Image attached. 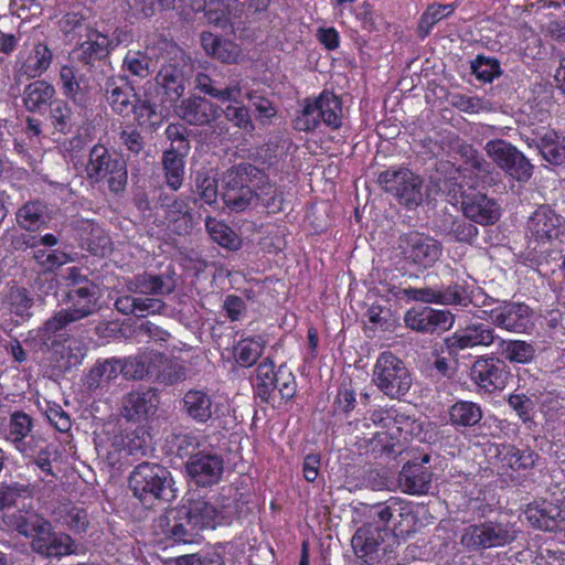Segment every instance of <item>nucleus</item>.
I'll return each instance as SVG.
<instances>
[{"label":"nucleus","instance_id":"bf43d9fd","mask_svg":"<svg viewBox=\"0 0 565 565\" xmlns=\"http://www.w3.org/2000/svg\"><path fill=\"white\" fill-rule=\"evenodd\" d=\"M128 9L134 15H141L145 18L154 14L156 10H172L174 9L175 0H125Z\"/></svg>","mask_w":565,"mask_h":565},{"label":"nucleus","instance_id":"1a4fd4ad","mask_svg":"<svg viewBox=\"0 0 565 565\" xmlns=\"http://www.w3.org/2000/svg\"><path fill=\"white\" fill-rule=\"evenodd\" d=\"M379 183L386 193L395 196L408 209L424 201L423 179L407 168L387 169L380 173Z\"/></svg>","mask_w":565,"mask_h":565},{"label":"nucleus","instance_id":"5701e85b","mask_svg":"<svg viewBox=\"0 0 565 565\" xmlns=\"http://www.w3.org/2000/svg\"><path fill=\"white\" fill-rule=\"evenodd\" d=\"M105 98L113 111L120 116H127L134 106V87L129 84L127 76L109 77L105 82Z\"/></svg>","mask_w":565,"mask_h":565},{"label":"nucleus","instance_id":"dca6fc26","mask_svg":"<svg viewBox=\"0 0 565 565\" xmlns=\"http://www.w3.org/2000/svg\"><path fill=\"white\" fill-rule=\"evenodd\" d=\"M500 461V473L520 483L537 463L540 456L531 448H518L514 445H502L497 454Z\"/></svg>","mask_w":565,"mask_h":565},{"label":"nucleus","instance_id":"20e7f679","mask_svg":"<svg viewBox=\"0 0 565 565\" xmlns=\"http://www.w3.org/2000/svg\"><path fill=\"white\" fill-rule=\"evenodd\" d=\"M264 178L260 169L247 162L231 168L222 181L221 198L224 204L234 212L255 207V184Z\"/></svg>","mask_w":565,"mask_h":565},{"label":"nucleus","instance_id":"7c9ffc66","mask_svg":"<svg viewBox=\"0 0 565 565\" xmlns=\"http://www.w3.org/2000/svg\"><path fill=\"white\" fill-rule=\"evenodd\" d=\"M561 225L562 217L547 205L539 206L527 222L531 234L541 241L557 238Z\"/></svg>","mask_w":565,"mask_h":565},{"label":"nucleus","instance_id":"a18cd8bd","mask_svg":"<svg viewBox=\"0 0 565 565\" xmlns=\"http://www.w3.org/2000/svg\"><path fill=\"white\" fill-rule=\"evenodd\" d=\"M120 373V360L111 358L98 361L89 371L86 377L88 390H96L111 380L116 379Z\"/></svg>","mask_w":565,"mask_h":565},{"label":"nucleus","instance_id":"79ce46f5","mask_svg":"<svg viewBox=\"0 0 565 565\" xmlns=\"http://www.w3.org/2000/svg\"><path fill=\"white\" fill-rule=\"evenodd\" d=\"M49 118L54 130L62 135L71 134L78 122L72 106L64 99H54L50 104Z\"/></svg>","mask_w":565,"mask_h":565},{"label":"nucleus","instance_id":"a19ab883","mask_svg":"<svg viewBox=\"0 0 565 565\" xmlns=\"http://www.w3.org/2000/svg\"><path fill=\"white\" fill-rule=\"evenodd\" d=\"M483 413L479 404L469 401L456 402L449 408V420L457 429L473 427L482 418Z\"/></svg>","mask_w":565,"mask_h":565},{"label":"nucleus","instance_id":"f257e3e1","mask_svg":"<svg viewBox=\"0 0 565 565\" xmlns=\"http://www.w3.org/2000/svg\"><path fill=\"white\" fill-rule=\"evenodd\" d=\"M396 510V504L391 505L387 502L361 503L355 509L358 514L366 519L351 540L359 558L364 559L365 563H373L379 559L380 552L386 554L392 550L397 542V534L395 533L396 527H388V523Z\"/></svg>","mask_w":565,"mask_h":565},{"label":"nucleus","instance_id":"9d476101","mask_svg":"<svg viewBox=\"0 0 565 565\" xmlns=\"http://www.w3.org/2000/svg\"><path fill=\"white\" fill-rule=\"evenodd\" d=\"M188 65L183 60L163 64L154 77L151 90L160 98L161 107H174L183 97L189 79Z\"/></svg>","mask_w":565,"mask_h":565},{"label":"nucleus","instance_id":"e433bc0d","mask_svg":"<svg viewBox=\"0 0 565 565\" xmlns=\"http://www.w3.org/2000/svg\"><path fill=\"white\" fill-rule=\"evenodd\" d=\"M81 246L95 256H105L111 250L109 236L96 223L83 221L79 227Z\"/></svg>","mask_w":565,"mask_h":565},{"label":"nucleus","instance_id":"473e14b6","mask_svg":"<svg viewBox=\"0 0 565 565\" xmlns=\"http://www.w3.org/2000/svg\"><path fill=\"white\" fill-rule=\"evenodd\" d=\"M58 82L63 95L75 104L85 102L90 92L88 79L85 75L79 74L75 67L63 65L60 68Z\"/></svg>","mask_w":565,"mask_h":565},{"label":"nucleus","instance_id":"3c124183","mask_svg":"<svg viewBox=\"0 0 565 565\" xmlns=\"http://www.w3.org/2000/svg\"><path fill=\"white\" fill-rule=\"evenodd\" d=\"M454 11V8L451 4H439V3H433L428 6L426 11L422 14L418 26H417V33L418 36L422 39H425L429 33L431 28L443 20L444 18L451 14Z\"/></svg>","mask_w":565,"mask_h":565},{"label":"nucleus","instance_id":"393cba45","mask_svg":"<svg viewBox=\"0 0 565 565\" xmlns=\"http://www.w3.org/2000/svg\"><path fill=\"white\" fill-rule=\"evenodd\" d=\"M75 322L67 311L61 309L43 323L38 337L43 345L54 349L70 339L71 326Z\"/></svg>","mask_w":565,"mask_h":565},{"label":"nucleus","instance_id":"cd10ccee","mask_svg":"<svg viewBox=\"0 0 565 565\" xmlns=\"http://www.w3.org/2000/svg\"><path fill=\"white\" fill-rule=\"evenodd\" d=\"M66 299L71 303L65 311L76 322L85 319L97 311V296L95 285H84L70 288L66 292Z\"/></svg>","mask_w":565,"mask_h":565},{"label":"nucleus","instance_id":"6e6552de","mask_svg":"<svg viewBox=\"0 0 565 565\" xmlns=\"http://www.w3.org/2000/svg\"><path fill=\"white\" fill-rule=\"evenodd\" d=\"M402 258L418 270L431 268L441 257V242L427 234L412 231L398 238Z\"/></svg>","mask_w":565,"mask_h":565},{"label":"nucleus","instance_id":"ea45409f","mask_svg":"<svg viewBox=\"0 0 565 565\" xmlns=\"http://www.w3.org/2000/svg\"><path fill=\"white\" fill-rule=\"evenodd\" d=\"M276 377L275 364L270 359L266 358L257 365L254 386L256 396L262 402L270 403L275 401Z\"/></svg>","mask_w":565,"mask_h":565},{"label":"nucleus","instance_id":"338daca9","mask_svg":"<svg viewBox=\"0 0 565 565\" xmlns=\"http://www.w3.org/2000/svg\"><path fill=\"white\" fill-rule=\"evenodd\" d=\"M118 140L130 153L138 156L146 147L141 132L131 126H127L118 132Z\"/></svg>","mask_w":565,"mask_h":565},{"label":"nucleus","instance_id":"a211bd4d","mask_svg":"<svg viewBox=\"0 0 565 565\" xmlns=\"http://www.w3.org/2000/svg\"><path fill=\"white\" fill-rule=\"evenodd\" d=\"M160 398L157 390L131 391L122 397L121 415L128 422L140 423L156 415Z\"/></svg>","mask_w":565,"mask_h":565},{"label":"nucleus","instance_id":"6e6d98bb","mask_svg":"<svg viewBox=\"0 0 565 565\" xmlns=\"http://www.w3.org/2000/svg\"><path fill=\"white\" fill-rule=\"evenodd\" d=\"M153 375H156V377L161 383L166 385H172L174 383L185 380L186 369L182 364L178 362L168 361L163 356L162 362L156 363Z\"/></svg>","mask_w":565,"mask_h":565},{"label":"nucleus","instance_id":"ddd939ff","mask_svg":"<svg viewBox=\"0 0 565 565\" xmlns=\"http://www.w3.org/2000/svg\"><path fill=\"white\" fill-rule=\"evenodd\" d=\"M499 339L494 329L483 322L467 324L444 339L445 347L450 355H458L460 352L475 347H490Z\"/></svg>","mask_w":565,"mask_h":565},{"label":"nucleus","instance_id":"680f3d73","mask_svg":"<svg viewBox=\"0 0 565 565\" xmlns=\"http://www.w3.org/2000/svg\"><path fill=\"white\" fill-rule=\"evenodd\" d=\"M31 495L28 484L11 482L0 484V511L15 505L19 498Z\"/></svg>","mask_w":565,"mask_h":565},{"label":"nucleus","instance_id":"412c9836","mask_svg":"<svg viewBox=\"0 0 565 565\" xmlns=\"http://www.w3.org/2000/svg\"><path fill=\"white\" fill-rule=\"evenodd\" d=\"M182 411L196 424H206L218 417V404L207 391L192 388L184 393Z\"/></svg>","mask_w":565,"mask_h":565},{"label":"nucleus","instance_id":"052dcab7","mask_svg":"<svg viewBox=\"0 0 565 565\" xmlns=\"http://www.w3.org/2000/svg\"><path fill=\"white\" fill-rule=\"evenodd\" d=\"M58 521L74 533H84L89 525L87 512L76 507L66 509L61 513Z\"/></svg>","mask_w":565,"mask_h":565},{"label":"nucleus","instance_id":"f03ea898","mask_svg":"<svg viewBox=\"0 0 565 565\" xmlns=\"http://www.w3.org/2000/svg\"><path fill=\"white\" fill-rule=\"evenodd\" d=\"M224 520L217 500L196 499L172 509L159 519L164 534L177 543H193L204 530L215 529Z\"/></svg>","mask_w":565,"mask_h":565},{"label":"nucleus","instance_id":"58836bf2","mask_svg":"<svg viewBox=\"0 0 565 565\" xmlns=\"http://www.w3.org/2000/svg\"><path fill=\"white\" fill-rule=\"evenodd\" d=\"M195 87L203 94L209 95L220 102L237 103L242 93L238 81H232L228 85L221 87L218 82L211 78L210 75L200 72L195 75Z\"/></svg>","mask_w":565,"mask_h":565},{"label":"nucleus","instance_id":"72a5a7b5","mask_svg":"<svg viewBox=\"0 0 565 565\" xmlns=\"http://www.w3.org/2000/svg\"><path fill=\"white\" fill-rule=\"evenodd\" d=\"M162 361V354L142 352L124 361L120 360V373L127 380H142L146 376H152L156 363Z\"/></svg>","mask_w":565,"mask_h":565},{"label":"nucleus","instance_id":"e2e57ef3","mask_svg":"<svg viewBox=\"0 0 565 565\" xmlns=\"http://www.w3.org/2000/svg\"><path fill=\"white\" fill-rule=\"evenodd\" d=\"M478 234L477 226L462 218H452L447 227V235L459 243L471 244Z\"/></svg>","mask_w":565,"mask_h":565},{"label":"nucleus","instance_id":"49530a36","mask_svg":"<svg viewBox=\"0 0 565 565\" xmlns=\"http://www.w3.org/2000/svg\"><path fill=\"white\" fill-rule=\"evenodd\" d=\"M266 177L255 184V207L260 203L268 213H278L282 210V192L275 185L268 183Z\"/></svg>","mask_w":565,"mask_h":565},{"label":"nucleus","instance_id":"c756f323","mask_svg":"<svg viewBox=\"0 0 565 565\" xmlns=\"http://www.w3.org/2000/svg\"><path fill=\"white\" fill-rule=\"evenodd\" d=\"M431 476L429 468L423 462H407L399 472L398 484L405 493L425 494L430 488Z\"/></svg>","mask_w":565,"mask_h":565},{"label":"nucleus","instance_id":"603ef678","mask_svg":"<svg viewBox=\"0 0 565 565\" xmlns=\"http://www.w3.org/2000/svg\"><path fill=\"white\" fill-rule=\"evenodd\" d=\"M205 227L213 241L223 247L235 249L238 247L239 242L235 233L223 222L217 221L212 216L205 220Z\"/></svg>","mask_w":565,"mask_h":565},{"label":"nucleus","instance_id":"4c0bfd02","mask_svg":"<svg viewBox=\"0 0 565 565\" xmlns=\"http://www.w3.org/2000/svg\"><path fill=\"white\" fill-rule=\"evenodd\" d=\"M52 61L53 53L51 49L44 43H38L21 63L17 73L26 78H39L50 68Z\"/></svg>","mask_w":565,"mask_h":565},{"label":"nucleus","instance_id":"0e129e2a","mask_svg":"<svg viewBox=\"0 0 565 565\" xmlns=\"http://www.w3.org/2000/svg\"><path fill=\"white\" fill-rule=\"evenodd\" d=\"M166 136L171 141V148L169 150H174L180 153H189V130L184 125L179 122L168 125Z\"/></svg>","mask_w":565,"mask_h":565},{"label":"nucleus","instance_id":"b1692460","mask_svg":"<svg viewBox=\"0 0 565 565\" xmlns=\"http://www.w3.org/2000/svg\"><path fill=\"white\" fill-rule=\"evenodd\" d=\"M126 286L132 294L159 297L172 294L177 284L171 275L142 273L134 276Z\"/></svg>","mask_w":565,"mask_h":565},{"label":"nucleus","instance_id":"774afa93","mask_svg":"<svg viewBox=\"0 0 565 565\" xmlns=\"http://www.w3.org/2000/svg\"><path fill=\"white\" fill-rule=\"evenodd\" d=\"M225 118L233 122L235 127L252 132L255 129L249 110L244 105L233 106L228 105L224 110Z\"/></svg>","mask_w":565,"mask_h":565},{"label":"nucleus","instance_id":"09e8293b","mask_svg":"<svg viewBox=\"0 0 565 565\" xmlns=\"http://www.w3.org/2000/svg\"><path fill=\"white\" fill-rule=\"evenodd\" d=\"M265 341L260 338L243 339L234 347L235 361L244 367L252 366L263 354Z\"/></svg>","mask_w":565,"mask_h":565},{"label":"nucleus","instance_id":"f704fd0d","mask_svg":"<svg viewBox=\"0 0 565 565\" xmlns=\"http://www.w3.org/2000/svg\"><path fill=\"white\" fill-rule=\"evenodd\" d=\"M50 221L47 205L41 200H31L15 212L18 226L26 232H35Z\"/></svg>","mask_w":565,"mask_h":565},{"label":"nucleus","instance_id":"6ab92c4d","mask_svg":"<svg viewBox=\"0 0 565 565\" xmlns=\"http://www.w3.org/2000/svg\"><path fill=\"white\" fill-rule=\"evenodd\" d=\"M166 108L161 107L160 98L149 87L145 88L139 96H135L130 113L140 128L149 132H156L164 121L163 110Z\"/></svg>","mask_w":565,"mask_h":565},{"label":"nucleus","instance_id":"aec40b11","mask_svg":"<svg viewBox=\"0 0 565 565\" xmlns=\"http://www.w3.org/2000/svg\"><path fill=\"white\" fill-rule=\"evenodd\" d=\"M461 210L466 218L482 225H493L500 218V206L483 193H472L462 196Z\"/></svg>","mask_w":565,"mask_h":565},{"label":"nucleus","instance_id":"423d86ee","mask_svg":"<svg viewBox=\"0 0 565 565\" xmlns=\"http://www.w3.org/2000/svg\"><path fill=\"white\" fill-rule=\"evenodd\" d=\"M85 177L90 184L107 181L113 193H120L127 185L126 163L114 157L102 143L93 146L84 163Z\"/></svg>","mask_w":565,"mask_h":565},{"label":"nucleus","instance_id":"c03bdc74","mask_svg":"<svg viewBox=\"0 0 565 565\" xmlns=\"http://www.w3.org/2000/svg\"><path fill=\"white\" fill-rule=\"evenodd\" d=\"M501 355L511 363L527 364L536 355V349L532 343L523 340H503L500 339Z\"/></svg>","mask_w":565,"mask_h":565},{"label":"nucleus","instance_id":"2f4dec72","mask_svg":"<svg viewBox=\"0 0 565 565\" xmlns=\"http://www.w3.org/2000/svg\"><path fill=\"white\" fill-rule=\"evenodd\" d=\"M55 87L43 79H35L24 86L21 100L29 113H43L54 100Z\"/></svg>","mask_w":565,"mask_h":565},{"label":"nucleus","instance_id":"39448f33","mask_svg":"<svg viewBox=\"0 0 565 565\" xmlns=\"http://www.w3.org/2000/svg\"><path fill=\"white\" fill-rule=\"evenodd\" d=\"M343 108L339 96L330 90H323L318 97L306 98L302 109L296 117L295 129L313 131L322 124L335 130L342 126Z\"/></svg>","mask_w":565,"mask_h":565},{"label":"nucleus","instance_id":"69168bd1","mask_svg":"<svg viewBox=\"0 0 565 565\" xmlns=\"http://www.w3.org/2000/svg\"><path fill=\"white\" fill-rule=\"evenodd\" d=\"M472 73L483 82H492L500 76V63L495 58L478 56L471 65Z\"/></svg>","mask_w":565,"mask_h":565},{"label":"nucleus","instance_id":"37998d69","mask_svg":"<svg viewBox=\"0 0 565 565\" xmlns=\"http://www.w3.org/2000/svg\"><path fill=\"white\" fill-rule=\"evenodd\" d=\"M188 153H180L174 150H166L162 154V167L168 186L178 191L184 177V157Z\"/></svg>","mask_w":565,"mask_h":565},{"label":"nucleus","instance_id":"13d9d810","mask_svg":"<svg viewBox=\"0 0 565 565\" xmlns=\"http://www.w3.org/2000/svg\"><path fill=\"white\" fill-rule=\"evenodd\" d=\"M426 333H440L449 330L455 323V316L448 310L425 308Z\"/></svg>","mask_w":565,"mask_h":565},{"label":"nucleus","instance_id":"4be33fe9","mask_svg":"<svg viewBox=\"0 0 565 565\" xmlns=\"http://www.w3.org/2000/svg\"><path fill=\"white\" fill-rule=\"evenodd\" d=\"M524 515L533 527L550 532L561 529L565 521L561 507L546 500L527 504Z\"/></svg>","mask_w":565,"mask_h":565},{"label":"nucleus","instance_id":"c9c22d12","mask_svg":"<svg viewBox=\"0 0 565 565\" xmlns=\"http://www.w3.org/2000/svg\"><path fill=\"white\" fill-rule=\"evenodd\" d=\"M534 142L542 158L551 164L561 166L565 162V137L555 130L537 132Z\"/></svg>","mask_w":565,"mask_h":565},{"label":"nucleus","instance_id":"9b49d317","mask_svg":"<svg viewBox=\"0 0 565 565\" xmlns=\"http://www.w3.org/2000/svg\"><path fill=\"white\" fill-rule=\"evenodd\" d=\"M516 539V531L509 523L483 522L466 527L460 543L469 551H479L510 544Z\"/></svg>","mask_w":565,"mask_h":565},{"label":"nucleus","instance_id":"4d7b16f0","mask_svg":"<svg viewBox=\"0 0 565 565\" xmlns=\"http://www.w3.org/2000/svg\"><path fill=\"white\" fill-rule=\"evenodd\" d=\"M194 188V192L206 204L212 205L216 203L218 196L217 181L214 177H211L206 171L196 172Z\"/></svg>","mask_w":565,"mask_h":565},{"label":"nucleus","instance_id":"de8ad7c7","mask_svg":"<svg viewBox=\"0 0 565 565\" xmlns=\"http://www.w3.org/2000/svg\"><path fill=\"white\" fill-rule=\"evenodd\" d=\"M109 40L106 35L93 32L88 40L79 46V61L85 64H93L96 60H103L109 54Z\"/></svg>","mask_w":565,"mask_h":565},{"label":"nucleus","instance_id":"a878e982","mask_svg":"<svg viewBox=\"0 0 565 565\" xmlns=\"http://www.w3.org/2000/svg\"><path fill=\"white\" fill-rule=\"evenodd\" d=\"M31 550L45 558H61L75 553L76 545L72 537L65 533H56L52 529L47 534L33 539Z\"/></svg>","mask_w":565,"mask_h":565},{"label":"nucleus","instance_id":"4468645a","mask_svg":"<svg viewBox=\"0 0 565 565\" xmlns=\"http://www.w3.org/2000/svg\"><path fill=\"white\" fill-rule=\"evenodd\" d=\"M471 380L481 388L492 392L502 390L510 377V370L503 359L493 355L477 358L470 369Z\"/></svg>","mask_w":565,"mask_h":565},{"label":"nucleus","instance_id":"2eb2a0df","mask_svg":"<svg viewBox=\"0 0 565 565\" xmlns=\"http://www.w3.org/2000/svg\"><path fill=\"white\" fill-rule=\"evenodd\" d=\"M185 471L196 486L212 487L222 479L224 460L215 452L198 451L186 460Z\"/></svg>","mask_w":565,"mask_h":565},{"label":"nucleus","instance_id":"bb28decb","mask_svg":"<svg viewBox=\"0 0 565 565\" xmlns=\"http://www.w3.org/2000/svg\"><path fill=\"white\" fill-rule=\"evenodd\" d=\"M31 550L45 558H61L75 553L76 545L72 537L65 533H56L52 529L47 534L33 539Z\"/></svg>","mask_w":565,"mask_h":565},{"label":"nucleus","instance_id":"f8f14e48","mask_svg":"<svg viewBox=\"0 0 565 565\" xmlns=\"http://www.w3.org/2000/svg\"><path fill=\"white\" fill-rule=\"evenodd\" d=\"M484 150L488 157L509 177L518 182H527L533 174V164L515 146L503 139L490 140Z\"/></svg>","mask_w":565,"mask_h":565},{"label":"nucleus","instance_id":"0eeeda50","mask_svg":"<svg viewBox=\"0 0 565 565\" xmlns=\"http://www.w3.org/2000/svg\"><path fill=\"white\" fill-rule=\"evenodd\" d=\"M373 382L390 398L405 396L413 385V377L405 363L392 352L379 355L373 369Z\"/></svg>","mask_w":565,"mask_h":565},{"label":"nucleus","instance_id":"7ed1b4c3","mask_svg":"<svg viewBox=\"0 0 565 565\" xmlns=\"http://www.w3.org/2000/svg\"><path fill=\"white\" fill-rule=\"evenodd\" d=\"M128 481L134 497L146 507L156 501L170 503L177 498L171 472L159 463L143 461L137 465Z\"/></svg>","mask_w":565,"mask_h":565},{"label":"nucleus","instance_id":"5fc2aeb1","mask_svg":"<svg viewBox=\"0 0 565 565\" xmlns=\"http://www.w3.org/2000/svg\"><path fill=\"white\" fill-rule=\"evenodd\" d=\"M33 431V419L24 412H14L10 416L7 440L11 444Z\"/></svg>","mask_w":565,"mask_h":565},{"label":"nucleus","instance_id":"c85d7f7f","mask_svg":"<svg viewBox=\"0 0 565 565\" xmlns=\"http://www.w3.org/2000/svg\"><path fill=\"white\" fill-rule=\"evenodd\" d=\"M531 310L524 303H510L502 309L493 310V323L507 331L522 333L531 326Z\"/></svg>","mask_w":565,"mask_h":565},{"label":"nucleus","instance_id":"8fccbe9b","mask_svg":"<svg viewBox=\"0 0 565 565\" xmlns=\"http://www.w3.org/2000/svg\"><path fill=\"white\" fill-rule=\"evenodd\" d=\"M151 57L141 51H128L122 61V71L140 79L147 78L151 74Z\"/></svg>","mask_w":565,"mask_h":565},{"label":"nucleus","instance_id":"f3484780","mask_svg":"<svg viewBox=\"0 0 565 565\" xmlns=\"http://www.w3.org/2000/svg\"><path fill=\"white\" fill-rule=\"evenodd\" d=\"M175 115L191 126H211L221 117L222 108L210 99L192 95L181 99L174 107Z\"/></svg>","mask_w":565,"mask_h":565},{"label":"nucleus","instance_id":"864d4df0","mask_svg":"<svg viewBox=\"0 0 565 565\" xmlns=\"http://www.w3.org/2000/svg\"><path fill=\"white\" fill-rule=\"evenodd\" d=\"M204 10L210 24H214L223 30L233 28V14L231 8L223 0H210Z\"/></svg>","mask_w":565,"mask_h":565}]
</instances>
